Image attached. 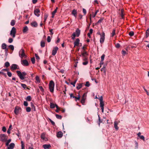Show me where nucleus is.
I'll list each match as a JSON object with an SVG mask.
<instances>
[{
    "mask_svg": "<svg viewBox=\"0 0 149 149\" xmlns=\"http://www.w3.org/2000/svg\"><path fill=\"white\" fill-rule=\"evenodd\" d=\"M16 72L18 76L22 80H23L25 79V76L27 74L25 72H23L22 73L19 70L17 71Z\"/></svg>",
    "mask_w": 149,
    "mask_h": 149,
    "instance_id": "f257e3e1",
    "label": "nucleus"
},
{
    "mask_svg": "<svg viewBox=\"0 0 149 149\" xmlns=\"http://www.w3.org/2000/svg\"><path fill=\"white\" fill-rule=\"evenodd\" d=\"M80 33V30L78 29H77L75 31V32H74L72 34V40H74L75 36L79 37Z\"/></svg>",
    "mask_w": 149,
    "mask_h": 149,
    "instance_id": "f03ea898",
    "label": "nucleus"
},
{
    "mask_svg": "<svg viewBox=\"0 0 149 149\" xmlns=\"http://www.w3.org/2000/svg\"><path fill=\"white\" fill-rule=\"evenodd\" d=\"M49 86L50 92L51 93H53L54 89V83L52 80H51L50 81L49 84Z\"/></svg>",
    "mask_w": 149,
    "mask_h": 149,
    "instance_id": "7ed1b4c3",
    "label": "nucleus"
},
{
    "mask_svg": "<svg viewBox=\"0 0 149 149\" xmlns=\"http://www.w3.org/2000/svg\"><path fill=\"white\" fill-rule=\"evenodd\" d=\"M24 50L22 49H20L19 52V55L21 58H26V56L24 53Z\"/></svg>",
    "mask_w": 149,
    "mask_h": 149,
    "instance_id": "20e7f679",
    "label": "nucleus"
},
{
    "mask_svg": "<svg viewBox=\"0 0 149 149\" xmlns=\"http://www.w3.org/2000/svg\"><path fill=\"white\" fill-rule=\"evenodd\" d=\"M8 136L5 134H0V140L3 142H6Z\"/></svg>",
    "mask_w": 149,
    "mask_h": 149,
    "instance_id": "39448f33",
    "label": "nucleus"
},
{
    "mask_svg": "<svg viewBox=\"0 0 149 149\" xmlns=\"http://www.w3.org/2000/svg\"><path fill=\"white\" fill-rule=\"evenodd\" d=\"M16 32V29L14 27H13L10 31V34L13 38L15 36Z\"/></svg>",
    "mask_w": 149,
    "mask_h": 149,
    "instance_id": "423d86ee",
    "label": "nucleus"
},
{
    "mask_svg": "<svg viewBox=\"0 0 149 149\" xmlns=\"http://www.w3.org/2000/svg\"><path fill=\"white\" fill-rule=\"evenodd\" d=\"M100 42L101 44L103 43L105 39V33L103 32L101 34H100Z\"/></svg>",
    "mask_w": 149,
    "mask_h": 149,
    "instance_id": "0eeeda50",
    "label": "nucleus"
},
{
    "mask_svg": "<svg viewBox=\"0 0 149 149\" xmlns=\"http://www.w3.org/2000/svg\"><path fill=\"white\" fill-rule=\"evenodd\" d=\"M58 49V48L57 47H53L52 51V55L53 56L55 55Z\"/></svg>",
    "mask_w": 149,
    "mask_h": 149,
    "instance_id": "6e6552de",
    "label": "nucleus"
},
{
    "mask_svg": "<svg viewBox=\"0 0 149 149\" xmlns=\"http://www.w3.org/2000/svg\"><path fill=\"white\" fill-rule=\"evenodd\" d=\"M41 137L42 139L45 141H47L48 140L47 135L44 133H43L41 134Z\"/></svg>",
    "mask_w": 149,
    "mask_h": 149,
    "instance_id": "1a4fd4ad",
    "label": "nucleus"
},
{
    "mask_svg": "<svg viewBox=\"0 0 149 149\" xmlns=\"http://www.w3.org/2000/svg\"><path fill=\"white\" fill-rule=\"evenodd\" d=\"M19 69V66L16 64H13L11 66V69L12 70H15Z\"/></svg>",
    "mask_w": 149,
    "mask_h": 149,
    "instance_id": "9d476101",
    "label": "nucleus"
},
{
    "mask_svg": "<svg viewBox=\"0 0 149 149\" xmlns=\"http://www.w3.org/2000/svg\"><path fill=\"white\" fill-rule=\"evenodd\" d=\"M34 14L35 15L38 17L40 15V10L38 9H36L34 10Z\"/></svg>",
    "mask_w": 149,
    "mask_h": 149,
    "instance_id": "9b49d317",
    "label": "nucleus"
},
{
    "mask_svg": "<svg viewBox=\"0 0 149 149\" xmlns=\"http://www.w3.org/2000/svg\"><path fill=\"white\" fill-rule=\"evenodd\" d=\"M21 63L23 65L25 66H28L29 65L28 62L26 60L21 61Z\"/></svg>",
    "mask_w": 149,
    "mask_h": 149,
    "instance_id": "f8f14e48",
    "label": "nucleus"
},
{
    "mask_svg": "<svg viewBox=\"0 0 149 149\" xmlns=\"http://www.w3.org/2000/svg\"><path fill=\"white\" fill-rule=\"evenodd\" d=\"M20 109V107H16L14 109V113L16 115H18L19 113V111Z\"/></svg>",
    "mask_w": 149,
    "mask_h": 149,
    "instance_id": "ddd939ff",
    "label": "nucleus"
},
{
    "mask_svg": "<svg viewBox=\"0 0 149 149\" xmlns=\"http://www.w3.org/2000/svg\"><path fill=\"white\" fill-rule=\"evenodd\" d=\"M100 105L102 113L104 112V104L103 101L100 102Z\"/></svg>",
    "mask_w": 149,
    "mask_h": 149,
    "instance_id": "4468645a",
    "label": "nucleus"
},
{
    "mask_svg": "<svg viewBox=\"0 0 149 149\" xmlns=\"http://www.w3.org/2000/svg\"><path fill=\"white\" fill-rule=\"evenodd\" d=\"M15 146V144L13 143H11L8 146V149H13Z\"/></svg>",
    "mask_w": 149,
    "mask_h": 149,
    "instance_id": "2eb2a0df",
    "label": "nucleus"
},
{
    "mask_svg": "<svg viewBox=\"0 0 149 149\" xmlns=\"http://www.w3.org/2000/svg\"><path fill=\"white\" fill-rule=\"evenodd\" d=\"M80 42V40L79 38H77L76 40L74 42V46H78L79 45V43Z\"/></svg>",
    "mask_w": 149,
    "mask_h": 149,
    "instance_id": "dca6fc26",
    "label": "nucleus"
},
{
    "mask_svg": "<svg viewBox=\"0 0 149 149\" xmlns=\"http://www.w3.org/2000/svg\"><path fill=\"white\" fill-rule=\"evenodd\" d=\"M63 134L61 131H59L57 134V136L58 138H61L63 136Z\"/></svg>",
    "mask_w": 149,
    "mask_h": 149,
    "instance_id": "f3484780",
    "label": "nucleus"
},
{
    "mask_svg": "<svg viewBox=\"0 0 149 149\" xmlns=\"http://www.w3.org/2000/svg\"><path fill=\"white\" fill-rule=\"evenodd\" d=\"M43 147L45 149H49L51 147L50 144H44L43 145Z\"/></svg>",
    "mask_w": 149,
    "mask_h": 149,
    "instance_id": "a211bd4d",
    "label": "nucleus"
},
{
    "mask_svg": "<svg viewBox=\"0 0 149 149\" xmlns=\"http://www.w3.org/2000/svg\"><path fill=\"white\" fill-rule=\"evenodd\" d=\"M87 55V53L85 51H84L81 54V56L84 58V60H85L86 59V58L85 57V56L86 55Z\"/></svg>",
    "mask_w": 149,
    "mask_h": 149,
    "instance_id": "6ab92c4d",
    "label": "nucleus"
},
{
    "mask_svg": "<svg viewBox=\"0 0 149 149\" xmlns=\"http://www.w3.org/2000/svg\"><path fill=\"white\" fill-rule=\"evenodd\" d=\"M85 93H84V95H83V96L82 97L81 99V103H82V104H83L84 103L85 101Z\"/></svg>",
    "mask_w": 149,
    "mask_h": 149,
    "instance_id": "aec40b11",
    "label": "nucleus"
},
{
    "mask_svg": "<svg viewBox=\"0 0 149 149\" xmlns=\"http://www.w3.org/2000/svg\"><path fill=\"white\" fill-rule=\"evenodd\" d=\"M31 25L33 27H36L38 25V24L36 21H34L31 23Z\"/></svg>",
    "mask_w": 149,
    "mask_h": 149,
    "instance_id": "412c9836",
    "label": "nucleus"
},
{
    "mask_svg": "<svg viewBox=\"0 0 149 149\" xmlns=\"http://www.w3.org/2000/svg\"><path fill=\"white\" fill-rule=\"evenodd\" d=\"M28 30V27L26 26L23 27V31L24 33H27V32Z\"/></svg>",
    "mask_w": 149,
    "mask_h": 149,
    "instance_id": "4be33fe9",
    "label": "nucleus"
},
{
    "mask_svg": "<svg viewBox=\"0 0 149 149\" xmlns=\"http://www.w3.org/2000/svg\"><path fill=\"white\" fill-rule=\"evenodd\" d=\"M118 123L116 121H115L114 122V127L116 130H118Z\"/></svg>",
    "mask_w": 149,
    "mask_h": 149,
    "instance_id": "5701e85b",
    "label": "nucleus"
},
{
    "mask_svg": "<svg viewBox=\"0 0 149 149\" xmlns=\"http://www.w3.org/2000/svg\"><path fill=\"white\" fill-rule=\"evenodd\" d=\"M72 13L76 18V17L77 12L76 10L74 9L72 11Z\"/></svg>",
    "mask_w": 149,
    "mask_h": 149,
    "instance_id": "b1692460",
    "label": "nucleus"
},
{
    "mask_svg": "<svg viewBox=\"0 0 149 149\" xmlns=\"http://www.w3.org/2000/svg\"><path fill=\"white\" fill-rule=\"evenodd\" d=\"M72 94H71V95H70L71 97H72L73 98H74L76 99V101H77V100H79L80 99V96L79 94L78 96V97H76L74 96H72Z\"/></svg>",
    "mask_w": 149,
    "mask_h": 149,
    "instance_id": "393cba45",
    "label": "nucleus"
},
{
    "mask_svg": "<svg viewBox=\"0 0 149 149\" xmlns=\"http://www.w3.org/2000/svg\"><path fill=\"white\" fill-rule=\"evenodd\" d=\"M93 30L92 29H90L89 30V32L87 34L89 38L91 37V34H92L93 33Z\"/></svg>",
    "mask_w": 149,
    "mask_h": 149,
    "instance_id": "a878e982",
    "label": "nucleus"
},
{
    "mask_svg": "<svg viewBox=\"0 0 149 149\" xmlns=\"http://www.w3.org/2000/svg\"><path fill=\"white\" fill-rule=\"evenodd\" d=\"M40 45L41 47H43L45 46V43L44 41L42 40L40 42Z\"/></svg>",
    "mask_w": 149,
    "mask_h": 149,
    "instance_id": "bb28decb",
    "label": "nucleus"
},
{
    "mask_svg": "<svg viewBox=\"0 0 149 149\" xmlns=\"http://www.w3.org/2000/svg\"><path fill=\"white\" fill-rule=\"evenodd\" d=\"M6 45L5 43H3L1 45V48L3 49H5L6 48Z\"/></svg>",
    "mask_w": 149,
    "mask_h": 149,
    "instance_id": "cd10ccee",
    "label": "nucleus"
},
{
    "mask_svg": "<svg viewBox=\"0 0 149 149\" xmlns=\"http://www.w3.org/2000/svg\"><path fill=\"white\" fill-rule=\"evenodd\" d=\"M36 83H40V82L39 77L38 76H36Z\"/></svg>",
    "mask_w": 149,
    "mask_h": 149,
    "instance_id": "c85d7f7f",
    "label": "nucleus"
},
{
    "mask_svg": "<svg viewBox=\"0 0 149 149\" xmlns=\"http://www.w3.org/2000/svg\"><path fill=\"white\" fill-rule=\"evenodd\" d=\"M99 12L98 10H96L95 12V13H92V17H95L96 15H97V13Z\"/></svg>",
    "mask_w": 149,
    "mask_h": 149,
    "instance_id": "c756f323",
    "label": "nucleus"
},
{
    "mask_svg": "<svg viewBox=\"0 0 149 149\" xmlns=\"http://www.w3.org/2000/svg\"><path fill=\"white\" fill-rule=\"evenodd\" d=\"M11 139H9L8 140H7V141L6 142V146H8L9 145V143L11 142Z\"/></svg>",
    "mask_w": 149,
    "mask_h": 149,
    "instance_id": "7c9ffc66",
    "label": "nucleus"
},
{
    "mask_svg": "<svg viewBox=\"0 0 149 149\" xmlns=\"http://www.w3.org/2000/svg\"><path fill=\"white\" fill-rule=\"evenodd\" d=\"M146 38H147L149 35V29H148L146 31Z\"/></svg>",
    "mask_w": 149,
    "mask_h": 149,
    "instance_id": "2f4dec72",
    "label": "nucleus"
},
{
    "mask_svg": "<svg viewBox=\"0 0 149 149\" xmlns=\"http://www.w3.org/2000/svg\"><path fill=\"white\" fill-rule=\"evenodd\" d=\"M115 29H113V31H112L111 33V37H113L115 35Z\"/></svg>",
    "mask_w": 149,
    "mask_h": 149,
    "instance_id": "473e14b6",
    "label": "nucleus"
},
{
    "mask_svg": "<svg viewBox=\"0 0 149 149\" xmlns=\"http://www.w3.org/2000/svg\"><path fill=\"white\" fill-rule=\"evenodd\" d=\"M55 104L52 103H50V107L52 109H53L55 108Z\"/></svg>",
    "mask_w": 149,
    "mask_h": 149,
    "instance_id": "72a5a7b5",
    "label": "nucleus"
},
{
    "mask_svg": "<svg viewBox=\"0 0 149 149\" xmlns=\"http://www.w3.org/2000/svg\"><path fill=\"white\" fill-rule=\"evenodd\" d=\"M55 107L57 109L55 111L57 113H58L59 111L60 110V109L58 106L56 104H55Z\"/></svg>",
    "mask_w": 149,
    "mask_h": 149,
    "instance_id": "f704fd0d",
    "label": "nucleus"
},
{
    "mask_svg": "<svg viewBox=\"0 0 149 149\" xmlns=\"http://www.w3.org/2000/svg\"><path fill=\"white\" fill-rule=\"evenodd\" d=\"M31 106L32 109L34 111H35L36 110L35 107L34 106V105L33 104V103L32 102H31Z\"/></svg>",
    "mask_w": 149,
    "mask_h": 149,
    "instance_id": "c9c22d12",
    "label": "nucleus"
},
{
    "mask_svg": "<svg viewBox=\"0 0 149 149\" xmlns=\"http://www.w3.org/2000/svg\"><path fill=\"white\" fill-rule=\"evenodd\" d=\"M56 116L57 118L59 119H61L62 117L61 116L59 115L58 114H56Z\"/></svg>",
    "mask_w": 149,
    "mask_h": 149,
    "instance_id": "e433bc0d",
    "label": "nucleus"
},
{
    "mask_svg": "<svg viewBox=\"0 0 149 149\" xmlns=\"http://www.w3.org/2000/svg\"><path fill=\"white\" fill-rule=\"evenodd\" d=\"M21 149H24V143L23 141H21Z\"/></svg>",
    "mask_w": 149,
    "mask_h": 149,
    "instance_id": "4c0bfd02",
    "label": "nucleus"
},
{
    "mask_svg": "<svg viewBox=\"0 0 149 149\" xmlns=\"http://www.w3.org/2000/svg\"><path fill=\"white\" fill-rule=\"evenodd\" d=\"M15 21L14 20H12L10 22V24L12 26H13L15 25Z\"/></svg>",
    "mask_w": 149,
    "mask_h": 149,
    "instance_id": "58836bf2",
    "label": "nucleus"
},
{
    "mask_svg": "<svg viewBox=\"0 0 149 149\" xmlns=\"http://www.w3.org/2000/svg\"><path fill=\"white\" fill-rule=\"evenodd\" d=\"M26 100L29 101H30L31 100V97L30 96H28L27 97Z\"/></svg>",
    "mask_w": 149,
    "mask_h": 149,
    "instance_id": "ea45409f",
    "label": "nucleus"
},
{
    "mask_svg": "<svg viewBox=\"0 0 149 149\" xmlns=\"http://www.w3.org/2000/svg\"><path fill=\"white\" fill-rule=\"evenodd\" d=\"M26 111L27 112H29L31 111V108L30 107H28L26 108Z\"/></svg>",
    "mask_w": 149,
    "mask_h": 149,
    "instance_id": "a19ab883",
    "label": "nucleus"
},
{
    "mask_svg": "<svg viewBox=\"0 0 149 149\" xmlns=\"http://www.w3.org/2000/svg\"><path fill=\"white\" fill-rule=\"evenodd\" d=\"M5 66L6 67H8L10 66V63L8 62H6L5 63Z\"/></svg>",
    "mask_w": 149,
    "mask_h": 149,
    "instance_id": "79ce46f5",
    "label": "nucleus"
},
{
    "mask_svg": "<svg viewBox=\"0 0 149 149\" xmlns=\"http://www.w3.org/2000/svg\"><path fill=\"white\" fill-rule=\"evenodd\" d=\"M20 84H21V85L22 86L24 89H25V88H26L27 86H26V85L25 84H22V83H20Z\"/></svg>",
    "mask_w": 149,
    "mask_h": 149,
    "instance_id": "37998d69",
    "label": "nucleus"
},
{
    "mask_svg": "<svg viewBox=\"0 0 149 149\" xmlns=\"http://www.w3.org/2000/svg\"><path fill=\"white\" fill-rule=\"evenodd\" d=\"M82 87V85L81 84H80L78 85V86L77 87V88L78 90L80 89Z\"/></svg>",
    "mask_w": 149,
    "mask_h": 149,
    "instance_id": "c03bdc74",
    "label": "nucleus"
},
{
    "mask_svg": "<svg viewBox=\"0 0 149 149\" xmlns=\"http://www.w3.org/2000/svg\"><path fill=\"white\" fill-rule=\"evenodd\" d=\"M77 80H75L73 82H72L70 83L74 87L75 86V84L77 82Z\"/></svg>",
    "mask_w": 149,
    "mask_h": 149,
    "instance_id": "a18cd8bd",
    "label": "nucleus"
},
{
    "mask_svg": "<svg viewBox=\"0 0 149 149\" xmlns=\"http://www.w3.org/2000/svg\"><path fill=\"white\" fill-rule=\"evenodd\" d=\"M105 55L104 54H103L101 57V61L102 62V61H103Z\"/></svg>",
    "mask_w": 149,
    "mask_h": 149,
    "instance_id": "49530a36",
    "label": "nucleus"
},
{
    "mask_svg": "<svg viewBox=\"0 0 149 149\" xmlns=\"http://www.w3.org/2000/svg\"><path fill=\"white\" fill-rule=\"evenodd\" d=\"M51 38L50 36H48L47 38V40L48 42H49L51 40Z\"/></svg>",
    "mask_w": 149,
    "mask_h": 149,
    "instance_id": "de8ad7c7",
    "label": "nucleus"
},
{
    "mask_svg": "<svg viewBox=\"0 0 149 149\" xmlns=\"http://www.w3.org/2000/svg\"><path fill=\"white\" fill-rule=\"evenodd\" d=\"M129 34L130 36H132L134 35V33L133 31H131L129 33Z\"/></svg>",
    "mask_w": 149,
    "mask_h": 149,
    "instance_id": "09e8293b",
    "label": "nucleus"
},
{
    "mask_svg": "<svg viewBox=\"0 0 149 149\" xmlns=\"http://www.w3.org/2000/svg\"><path fill=\"white\" fill-rule=\"evenodd\" d=\"M104 18H101L97 22V23H100L102 22V21L103 20Z\"/></svg>",
    "mask_w": 149,
    "mask_h": 149,
    "instance_id": "8fccbe9b",
    "label": "nucleus"
},
{
    "mask_svg": "<svg viewBox=\"0 0 149 149\" xmlns=\"http://www.w3.org/2000/svg\"><path fill=\"white\" fill-rule=\"evenodd\" d=\"M48 15L47 14H46L44 15V22H45L47 19V18L48 17Z\"/></svg>",
    "mask_w": 149,
    "mask_h": 149,
    "instance_id": "3c124183",
    "label": "nucleus"
},
{
    "mask_svg": "<svg viewBox=\"0 0 149 149\" xmlns=\"http://www.w3.org/2000/svg\"><path fill=\"white\" fill-rule=\"evenodd\" d=\"M9 47L12 50H13L14 49V47L13 45H10L9 46Z\"/></svg>",
    "mask_w": 149,
    "mask_h": 149,
    "instance_id": "603ef678",
    "label": "nucleus"
},
{
    "mask_svg": "<svg viewBox=\"0 0 149 149\" xmlns=\"http://www.w3.org/2000/svg\"><path fill=\"white\" fill-rule=\"evenodd\" d=\"M35 58L34 57L31 58V61L33 64H34L35 63Z\"/></svg>",
    "mask_w": 149,
    "mask_h": 149,
    "instance_id": "864d4df0",
    "label": "nucleus"
},
{
    "mask_svg": "<svg viewBox=\"0 0 149 149\" xmlns=\"http://www.w3.org/2000/svg\"><path fill=\"white\" fill-rule=\"evenodd\" d=\"M58 9V7H56V9L52 13V14H53V15H55V14L56 13Z\"/></svg>",
    "mask_w": 149,
    "mask_h": 149,
    "instance_id": "5fc2aeb1",
    "label": "nucleus"
},
{
    "mask_svg": "<svg viewBox=\"0 0 149 149\" xmlns=\"http://www.w3.org/2000/svg\"><path fill=\"white\" fill-rule=\"evenodd\" d=\"M126 52L124 50H122V54L123 55V56H124L126 54Z\"/></svg>",
    "mask_w": 149,
    "mask_h": 149,
    "instance_id": "6e6d98bb",
    "label": "nucleus"
},
{
    "mask_svg": "<svg viewBox=\"0 0 149 149\" xmlns=\"http://www.w3.org/2000/svg\"><path fill=\"white\" fill-rule=\"evenodd\" d=\"M85 86L88 87H89L90 86L89 82L88 81H86L85 85Z\"/></svg>",
    "mask_w": 149,
    "mask_h": 149,
    "instance_id": "4d7b16f0",
    "label": "nucleus"
},
{
    "mask_svg": "<svg viewBox=\"0 0 149 149\" xmlns=\"http://www.w3.org/2000/svg\"><path fill=\"white\" fill-rule=\"evenodd\" d=\"M13 41V39L12 38H9L8 40V42L9 43H12Z\"/></svg>",
    "mask_w": 149,
    "mask_h": 149,
    "instance_id": "13d9d810",
    "label": "nucleus"
},
{
    "mask_svg": "<svg viewBox=\"0 0 149 149\" xmlns=\"http://www.w3.org/2000/svg\"><path fill=\"white\" fill-rule=\"evenodd\" d=\"M9 77H11L12 76V73L11 72H8L7 73Z\"/></svg>",
    "mask_w": 149,
    "mask_h": 149,
    "instance_id": "bf43d9fd",
    "label": "nucleus"
},
{
    "mask_svg": "<svg viewBox=\"0 0 149 149\" xmlns=\"http://www.w3.org/2000/svg\"><path fill=\"white\" fill-rule=\"evenodd\" d=\"M35 56L36 57V58L37 60H39L40 58L38 56V55L36 54H35Z\"/></svg>",
    "mask_w": 149,
    "mask_h": 149,
    "instance_id": "052dcab7",
    "label": "nucleus"
},
{
    "mask_svg": "<svg viewBox=\"0 0 149 149\" xmlns=\"http://www.w3.org/2000/svg\"><path fill=\"white\" fill-rule=\"evenodd\" d=\"M120 15L121 17L123 19L124 17V14L123 13V10H121V13L120 14Z\"/></svg>",
    "mask_w": 149,
    "mask_h": 149,
    "instance_id": "680f3d73",
    "label": "nucleus"
},
{
    "mask_svg": "<svg viewBox=\"0 0 149 149\" xmlns=\"http://www.w3.org/2000/svg\"><path fill=\"white\" fill-rule=\"evenodd\" d=\"M49 121H50V122H51V123H52V124L53 125H55V123L51 119H49Z\"/></svg>",
    "mask_w": 149,
    "mask_h": 149,
    "instance_id": "e2e57ef3",
    "label": "nucleus"
},
{
    "mask_svg": "<svg viewBox=\"0 0 149 149\" xmlns=\"http://www.w3.org/2000/svg\"><path fill=\"white\" fill-rule=\"evenodd\" d=\"M24 105L25 106H27L28 105V103L26 101H24Z\"/></svg>",
    "mask_w": 149,
    "mask_h": 149,
    "instance_id": "0e129e2a",
    "label": "nucleus"
},
{
    "mask_svg": "<svg viewBox=\"0 0 149 149\" xmlns=\"http://www.w3.org/2000/svg\"><path fill=\"white\" fill-rule=\"evenodd\" d=\"M83 12L84 15H85L86 14V11L85 9L83 8Z\"/></svg>",
    "mask_w": 149,
    "mask_h": 149,
    "instance_id": "69168bd1",
    "label": "nucleus"
},
{
    "mask_svg": "<svg viewBox=\"0 0 149 149\" xmlns=\"http://www.w3.org/2000/svg\"><path fill=\"white\" fill-rule=\"evenodd\" d=\"M39 88H40V91L42 92H43L44 90L43 88V87L42 86H39Z\"/></svg>",
    "mask_w": 149,
    "mask_h": 149,
    "instance_id": "338daca9",
    "label": "nucleus"
},
{
    "mask_svg": "<svg viewBox=\"0 0 149 149\" xmlns=\"http://www.w3.org/2000/svg\"><path fill=\"white\" fill-rule=\"evenodd\" d=\"M88 63V62L87 61H85V62H83V65H86Z\"/></svg>",
    "mask_w": 149,
    "mask_h": 149,
    "instance_id": "774afa93",
    "label": "nucleus"
}]
</instances>
